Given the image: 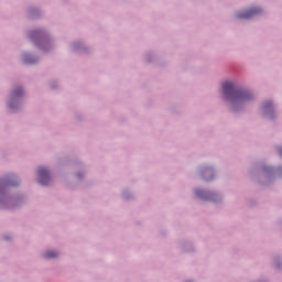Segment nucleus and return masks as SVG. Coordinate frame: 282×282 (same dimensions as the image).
<instances>
[{"instance_id":"obj_1","label":"nucleus","mask_w":282,"mask_h":282,"mask_svg":"<svg viewBox=\"0 0 282 282\" xmlns=\"http://www.w3.org/2000/svg\"><path fill=\"white\" fill-rule=\"evenodd\" d=\"M223 97L231 105H243V102H249L252 94L247 90H238L235 84L226 82L223 84Z\"/></svg>"},{"instance_id":"obj_2","label":"nucleus","mask_w":282,"mask_h":282,"mask_svg":"<svg viewBox=\"0 0 282 282\" xmlns=\"http://www.w3.org/2000/svg\"><path fill=\"white\" fill-rule=\"evenodd\" d=\"M37 177L42 186H47L50 184V172H47L45 167L39 169Z\"/></svg>"},{"instance_id":"obj_3","label":"nucleus","mask_w":282,"mask_h":282,"mask_svg":"<svg viewBox=\"0 0 282 282\" xmlns=\"http://www.w3.org/2000/svg\"><path fill=\"white\" fill-rule=\"evenodd\" d=\"M261 12V9H250L245 13H239L238 19H252L254 14H259Z\"/></svg>"},{"instance_id":"obj_4","label":"nucleus","mask_w":282,"mask_h":282,"mask_svg":"<svg viewBox=\"0 0 282 282\" xmlns=\"http://www.w3.org/2000/svg\"><path fill=\"white\" fill-rule=\"evenodd\" d=\"M45 259H54L56 257H58V252L56 251H47L45 254H44Z\"/></svg>"},{"instance_id":"obj_5","label":"nucleus","mask_w":282,"mask_h":282,"mask_svg":"<svg viewBox=\"0 0 282 282\" xmlns=\"http://www.w3.org/2000/svg\"><path fill=\"white\" fill-rule=\"evenodd\" d=\"M264 111H272V102L267 101L263 106Z\"/></svg>"},{"instance_id":"obj_6","label":"nucleus","mask_w":282,"mask_h":282,"mask_svg":"<svg viewBox=\"0 0 282 282\" xmlns=\"http://www.w3.org/2000/svg\"><path fill=\"white\" fill-rule=\"evenodd\" d=\"M23 94V89L19 88L18 90L13 91L12 98H19Z\"/></svg>"},{"instance_id":"obj_7","label":"nucleus","mask_w":282,"mask_h":282,"mask_svg":"<svg viewBox=\"0 0 282 282\" xmlns=\"http://www.w3.org/2000/svg\"><path fill=\"white\" fill-rule=\"evenodd\" d=\"M196 195L198 197H202V195H204V192L202 189H196Z\"/></svg>"},{"instance_id":"obj_8","label":"nucleus","mask_w":282,"mask_h":282,"mask_svg":"<svg viewBox=\"0 0 282 282\" xmlns=\"http://www.w3.org/2000/svg\"><path fill=\"white\" fill-rule=\"evenodd\" d=\"M279 154L282 156V148H279Z\"/></svg>"},{"instance_id":"obj_9","label":"nucleus","mask_w":282,"mask_h":282,"mask_svg":"<svg viewBox=\"0 0 282 282\" xmlns=\"http://www.w3.org/2000/svg\"><path fill=\"white\" fill-rule=\"evenodd\" d=\"M26 63H34V61L25 59Z\"/></svg>"}]
</instances>
